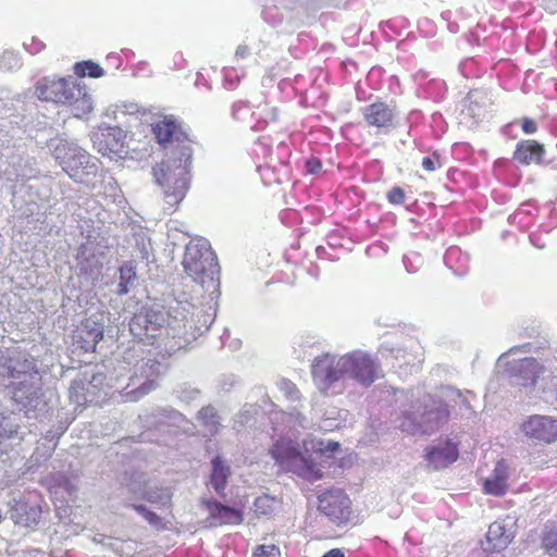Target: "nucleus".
Listing matches in <instances>:
<instances>
[{
	"instance_id": "1",
	"label": "nucleus",
	"mask_w": 557,
	"mask_h": 557,
	"mask_svg": "<svg viewBox=\"0 0 557 557\" xmlns=\"http://www.w3.org/2000/svg\"><path fill=\"white\" fill-rule=\"evenodd\" d=\"M381 372L379 360L362 350L342 356L323 354L313 360L311 367L317 387L325 394H339L349 382L369 387L381 376Z\"/></svg>"
},
{
	"instance_id": "2",
	"label": "nucleus",
	"mask_w": 557,
	"mask_h": 557,
	"mask_svg": "<svg viewBox=\"0 0 557 557\" xmlns=\"http://www.w3.org/2000/svg\"><path fill=\"white\" fill-rule=\"evenodd\" d=\"M41 373L35 358L16 349L0 350V384L11 387L12 398L35 409L42 396Z\"/></svg>"
},
{
	"instance_id": "3",
	"label": "nucleus",
	"mask_w": 557,
	"mask_h": 557,
	"mask_svg": "<svg viewBox=\"0 0 557 557\" xmlns=\"http://www.w3.org/2000/svg\"><path fill=\"white\" fill-rule=\"evenodd\" d=\"M193 150L185 147L182 156L169 154L153 166L154 182L161 188L168 209H174L186 196L190 185Z\"/></svg>"
},
{
	"instance_id": "4",
	"label": "nucleus",
	"mask_w": 557,
	"mask_h": 557,
	"mask_svg": "<svg viewBox=\"0 0 557 557\" xmlns=\"http://www.w3.org/2000/svg\"><path fill=\"white\" fill-rule=\"evenodd\" d=\"M321 445L322 443L304 441L301 451L294 441L281 438L273 444L270 454L283 470L307 481H317L322 478V470L315 458L323 451Z\"/></svg>"
},
{
	"instance_id": "5",
	"label": "nucleus",
	"mask_w": 557,
	"mask_h": 557,
	"mask_svg": "<svg viewBox=\"0 0 557 557\" xmlns=\"http://www.w3.org/2000/svg\"><path fill=\"white\" fill-rule=\"evenodd\" d=\"M182 264L194 282L200 284L211 298L215 297L220 286V268L216 256L207 239L190 240L186 245Z\"/></svg>"
},
{
	"instance_id": "6",
	"label": "nucleus",
	"mask_w": 557,
	"mask_h": 557,
	"mask_svg": "<svg viewBox=\"0 0 557 557\" xmlns=\"http://www.w3.org/2000/svg\"><path fill=\"white\" fill-rule=\"evenodd\" d=\"M57 163L76 183L88 184L98 173V159L73 140L51 138L47 144Z\"/></svg>"
},
{
	"instance_id": "7",
	"label": "nucleus",
	"mask_w": 557,
	"mask_h": 557,
	"mask_svg": "<svg viewBox=\"0 0 557 557\" xmlns=\"http://www.w3.org/2000/svg\"><path fill=\"white\" fill-rule=\"evenodd\" d=\"M413 398L414 395L411 394V399ZM448 416L446 404L425 394L422 398L411 400L409 408L401 412L399 428L411 435L431 434L447 420Z\"/></svg>"
},
{
	"instance_id": "8",
	"label": "nucleus",
	"mask_w": 557,
	"mask_h": 557,
	"mask_svg": "<svg viewBox=\"0 0 557 557\" xmlns=\"http://www.w3.org/2000/svg\"><path fill=\"white\" fill-rule=\"evenodd\" d=\"M166 371V366L154 359L141 360L135 366L131 376L116 375L112 385L125 401H137L156 389L159 377Z\"/></svg>"
},
{
	"instance_id": "9",
	"label": "nucleus",
	"mask_w": 557,
	"mask_h": 557,
	"mask_svg": "<svg viewBox=\"0 0 557 557\" xmlns=\"http://www.w3.org/2000/svg\"><path fill=\"white\" fill-rule=\"evenodd\" d=\"M67 85V77L44 76L38 78L33 89L15 96L10 103L0 100V116H18L26 111V100L37 98L40 101L59 103Z\"/></svg>"
},
{
	"instance_id": "10",
	"label": "nucleus",
	"mask_w": 557,
	"mask_h": 557,
	"mask_svg": "<svg viewBox=\"0 0 557 557\" xmlns=\"http://www.w3.org/2000/svg\"><path fill=\"white\" fill-rule=\"evenodd\" d=\"M147 472L128 468L121 476V495H125L127 500L145 499L159 506H168L172 498V492L165 486H148Z\"/></svg>"
},
{
	"instance_id": "11",
	"label": "nucleus",
	"mask_w": 557,
	"mask_h": 557,
	"mask_svg": "<svg viewBox=\"0 0 557 557\" xmlns=\"http://www.w3.org/2000/svg\"><path fill=\"white\" fill-rule=\"evenodd\" d=\"M115 383L116 376H111L108 381L107 376L101 372L92 373L90 376L85 373L83 377L72 382L69 389L70 399L77 406L98 404L101 401L102 395L113 396L115 393H119L117 389L112 387Z\"/></svg>"
},
{
	"instance_id": "12",
	"label": "nucleus",
	"mask_w": 557,
	"mask_h": 557,
	"mask_svg": "<svg viewBox=\"0 0 557 557\" xmlns=\"http://www.w3.org/2000/svg\"><path fill=\"white\" fill-rule=\"evenodd\" d=\"M4 176L8 181H15L10 186L12 190V206L15 213L20 218H29L38 213L40 209V196L38 193V186L36 183L25 182L30 176L25 173H16L14 169L7 168L4 170Z\"/></svg>"
},
{
	"instance_id": "13",
	"label": "nucleus",
	"mask_w": 557,
	"mask_h": 557,
	"mask_svg": "<svg viewBox=\"0 0 557 557\" xmlns=\"http://www.w3.org/2000/svg\"><path fill=\"white\" fill-rule=\"evenodd\" d=\"M108 245L103 237L88 235L77 250L76 267L79 274L95 284L102 273Z\"/></svg>"
},
{
	"instance_id": "14",
	"label": "nucleus",
	"mask_w": 557,
	"mask_h": 557,
	"mask_svg": "<svg viewBox=\"0 0 557 557\" xmlns=\"http://www.w3.org/2000/svg\"><path fill=\"white\" fill-rule=\"evenodd\" d=\"M152 131L159 145L165 150V157L182 156L185 147L193 150L191 141L172 116H164L157 122Z\"/></svg>"
},
{
	"instance_id": "15",
	"label": "nucleus",
	"mask_w": 557,
	"mask_h": 557,
	"mask_svg": "<svg viewBox=\"0 0 557 557\" xmlns=\"http://www.w3.org/2000/svg\"><path fill=\"white\" fill-rule=\"evenodd\" d=\"M166 321L168 314L164 311L158 309H143L132 318L129 330L140 342L153 344V341L159 336Z\"/></svg>"
},
{
	"instance_id": "16",
	"label": "nucleus",
	"mask_w": 557,
	"mask_h": 557,
	"mask_svg": "<svg viewBox=\"0 0 557 557\" xmlns=\"http://www.w3.org/2000/svg\"><path fill=\"white\" fill-rule=\"evenodd\" d=\"M125 138L126 134L121 127L101 124L92 135V143L103 157L117 159L127 153Z\"/></svg>"
},
{
	"instance_id": "17",
	"label": "nucleus",
	"mask_w": 557,
	"mask_h": 557,
	"mask_svg": "<svg viewBox=\"0 0 557 557\" xmlns=\"http://www.w3.org/2000/svg\"><path fill=\"white\" fill-rule=\"evenodd\" d=\"M520 430L532 442L552 444L557 441V418L533 414L521 424Z\"/></svg>"
},
{
	"instance_id": "18",
	"label": "nucleus",
	"mask_w": 557,
	"mask_h": 557,
	"mask_svg": "<svg viewBox=\"0 0 557 557\" xmlns=\"http://www.w3.org/2000/svg\"><path fill=\"white\" fill-rule=\"evenodd\" d=\"M319 510L337 524L350 517V500L341 488H333L319 495Z\"/></svg>"
},
{
	"instance_id": "19",
	"label": "nucleus",
	"mask_w": 557,
	"mask_h": 557,
	"mask_svg": "<svg viewBox=\"0 0 557 557\" xmlns=\"http://www.w3.org/2000/svg\"><path fill=\"white\" fill-rule=\"evenodd\" d=\"M59 103L67 104L77 119L86 117L94 110V100L86 86L81 85L72 76L67 77V85Z\"/></svg>"
},
{
	"instance_id": "20",
	"label": "nucleus",
	"mask_w": 557,
	"mask_h": 557,
	"mask_svg": "<svg viewBox=\"0 0 557 557\" xmlns=\"http://www.w3.org/2000/svg\"><path fill=\"white\" fill-rule=\"evenodd\" d=\"M505 370L511 384L530 387L534 386L544 367L535 358H521L507 361Z\"/></svg>"
},
{
	"instance_id": "21",
	"label": "nucleus",
	"mask_w": 557,
	"mask_h": 557,
	"mask_svg": "<svg viewBox=\"0 0 557 557\" xmlns=\"http://www.w3.org/2000/svg\"><path fill=\"white\" fill-rule=\"evenodd\" d=\"M362 116L369 126L389 132L398 124V111L395 104L381 100L361 109Z\"/></svg>"
},
{
	"instance_id": "22",
	"label": "nucleus",
	"mask_w": 557,
	"mask_h": 557,
	"mask_svg": "<svg viewBox=\"0 0 557 557\" xmlns=\"http://www.w3.org/2000/svg\"><path fill=\"white\" fill-rule=\"evenodd\" d=\"M516 528L517 520L510 516L494 521L488 527L484 549L502 552L507 548L516 536Z\"/></svg>"
},
{
	"instance_id": "23",
	"label": "nucleus",
	"mask_w": 557,
	"mask_h": 557,
	"mask_svg": "<svg viewBox=\"0 0 557 557\" xmlns=\"http://www.w3.org/2000/svg\"><path fill=\"white\" fill-rule=\"evenodd\" d=\"M103 324L92 318L81 323L73 335V344L85 352L95 351L99 341L103 337Z\"/></svg>"
},
{
	"instance_id": "24",
	"label": "nucleus",
	"mask_w": 557,
	"mask_h": 557,
	"mask_svg": "<svg viewBox=\"0 0 557 557\" xmlns=\"http://www.w3.org/2000/svg\"><path fill=\"white\" fill-rule=\"evenodd\" d=\"M428 466L433 470H440L455 462L459 456L457 445L450 440L440 441L424 450Z\"/></svg>"
},
{
	"instance_id": "25",
	"label": "nucleus",
	"mask_w": 557,
	"mask_h": 557,
	"mask_svg": "<svg viewBox=\"0 0 557 557\" xmlns=\"http://www.w3.org/2000/svg\"><path fill=\"white\" fill-rule=\"evenodd\" d=\"M206 507L209 512L210 525L239 524L243 521L239 510L216 500H208Z\"/></svg>"
},
{
	"instance_id": "26",
	"label": "nucleus",
	"mask_w": 557,
	"mask_h": 557,
	"mask_svg": "<svg viewBox=\"0 0 557 557\" xmlns=\"http://www.w3.org/2000/svg\"><path fill=\"white\" fill-rule=\"evenodd\" d=\"M214 320V313L198 310L193 312L190 318L184 315L181 320L183 322L182 334L187 338H196L203 332L208 331Z\"/></svg>"
},
{
	"instance_id": "27",
	"label": "nucleus",
	"mask_w": 557,
	"mask_h": 557,
	"mask_svg": "<svg viewBox=\"0 0 557 557\" xmlns=\"http://www.w3.org/2000/svg\"><path fill=\"white\" fill-rule=\"evenodd\" d=\"M509 470L504 460L496 463L492 473L484 480V492L494 496H503L508 488Z\"/></svg>"
},
{
	"instance_id": "28",
	"label": "nucleus",
	"mask_w": 557,
	"mask_h": 557,
	"mask_svg": "<svg viewBox=\"0 0 557 557\" xmlns=\"http://www.w3.org/2000/svg\"><path fill=\"white\" fill-rule=\"evenodd\" d=\"M544 148L536 141L523 140L517 145L515 159L523 164L532 162L540 163L542 161Z\"/></svg>"
},
{
	"instance_id": "29",
	"label": "nucleus",
	"mask_w": 557,
	"mask_h": 557,
	"mask_svg": "<svg viewBox=\"0 0 557 557\" xmlns=\"http://www.w3.org/2000/svg\"><path fill=\"white\" fill-rule=\"evenodd\" d=\"M444 262L458 276L465 275L469 270V256L457 246L446 250Z\"/></svg>"
},
{
	"instance_id": "30",
	"label": "nucleus",
	"mask_w": 557,
	"mask_h": 557,
	"mask_svg": "<svg viewBox=\"0 0 557 557\" xmlns=\"http://www.w3.org/2000/svg\"><path fill=\"white\" fill-rule=\"evenodd\" d=\"M212 472L210 476V484L219 495L224 494L227 479L231 474L228 465L220 457H215L212 461Z\"/></svg>"
},
{
	"instance_id": "31",
	"label": "nucleus",
	"mask_w": 557,
	"mask_h": 557,
	"mask_svg": "<svg viewBox=\"0 0 557 557\" xmlns=\"http://www.w3.org/2000/svg\"><path fill=\"white\" fill-rule=\"evenodd\" d=\"M202 428L210 436L215 435L221 429V421L216 410L212 406L201 408L197 414Z\"/></svg>"
},
{
	"instance_id": "32",
	"label": "nucleus",
	"mask_w": 557,
	"mask_h": 557,
	"mask_svg": "<svg viewBox=\"0 0 557 557\" xmlns=\"http://www.w3.org/2000/svg\"><path fill=\"white\" fill-rule=\"evenodd\" d=\"M15 511L17 516V522L28 528L36 525L41 517V509L38 505L35 504H18Z\"/></svg>"
},
{
	"instance_id": "33",
	"label": "nucleus",
	"mask_w": 557,
	"mask_h": 557,
	"mask_svg": "<svg viewBox=\"0 0 557 557\" xmlns=\"http://www.w3.org/2000/svg\"><path fill=\"white\" fill-rule=\"evenodd\" d=\"M136 277L134 267L131 263H124L120 268V282L117 284L116 293L121 296L128 294L131 288L134 286Z\"/></svg>"
},
{
	"instance_id": "34",
	"label": "nucleus",
	"mask_w": 557,
	"mask_h": 557,
	"mask_svg": "<svg viewBox=\"0 0 557 557\" xmlns=\"http://www.w3.org/2000/svg\"><path fill=\"white\" fill-rule=\"evenodd\" d=\"M542 546L549 555L557 556V523L545 525L542 533Z\"/></svg>"
},
{
	"instance_id": "35",
	"label": "nucleus",
	"mask_w": 557,
	"mask_h": 557,
	"mask_svg": "<svg viewBox=\"0 0 557 557\" xmlns=\"http://www.w3.org/2000/svg\"><path fill=\"white\" fill-rule=\"evenodd\" d=\"M175 414L174 411H170L166 409H154L150 414L145 416L144 424L148 429L150 428H158L160 425H163L166 423L168 420L173 419V416Z\"/></svg>"
},
{
	"instance_id": "36",
	"label": "nucleus",
	"mask_w": 557,
	"mask_h": 557,
	"mask_svg": "<svg viewBox=\"0 0 557 557\" xmlns=\"http://www.w3.org/2000/svg\"><path fill=\"white\" fill-rule=\"evenodd\" d=\"M74 70L75 74L81 77L89 76L97 78L104 74L103 69L92 61L78 62L75 64Z\"/></svg>"
},
{
	"instance_id": "37",
	"label": "nucleus",
	"mask_w": 557,
	"mask_h": 557,
	"mask_svg": "<svg viewBox=\"0 0 557 557\" xmlns=\"http://www.w3.org/2000/svg\"><path fill=\"white\" fill-rule=\"evenodd\" d=\"M262 16L263 20L272 26H278L285 20L284 12L275 4H265L262 10Z\"/></svg>"
},
{
	"instance_id": "38",
	"label": "nucleus",
	"mask_w": 557,
	"mask_h": 557,
	"mask_svg": "<svg viewBox=\"0 0 557 557\" xmlns=\"http://www.w3.org/2000/svg\"><path fill=\"white\" fill-rule=\"evenodd\" d=\"M411 351L408 352L406 349H398L396 359H404L405 363L414 367L422 362V351L421 347L417 344L410 347Z\"/></svg>"
},
{
	"instance_id": "39",
	"label": "nucleus",
	"mask_w": 557,
	"mask_h": 557,
	"mask_svg": "<svg viewBox=\"0 0 557 557\" xmlns=\"http://www.w3.org/2000/svg\"><path fill=\"white\" fill-rule=\"evenodd\" d=\"M442 394L447 401H451L460 408L465 407L466 409H470L469 399L459 389H456L451 386H446L443 388Z\"/></svg>"
},
{
	"instance_id": "40",
	"label": "nucleus",
	"mask_w": 557,
	"mask_h": 557,
	"mask_svg": "<svg viewBox=\"0 0 557 557\" xmlns=\"http://www.w3.org/2000/svg\"><path fill=\"white\" fill-rule=\"evenodd\" d=\"M21 65L22 60L16 52L7 50L0 54V70L13 71L20 69Z\"/></svg>"
},
{
	"instance_id": "41",
	"label": "nucleus",
	"mask_w": 557,
	"mask_h": 557,
	"mask_svg": "<svg viewBox=\"0 0 557 557\" xmlns=\"http://www.w3.org/2000/svg\"><path fill=\"white\" fill-rule=\"evenodd\" d=\"M277 387L287 400H290V401L300 400V392L292 381H289L287 379H281L277 382Z\"/></svg>"
},
{
	"instance_id": "42",
	"label": "nucleus",
	"mask_w": 557,
	"mask_h": 557,
	"mask_svg": "<svg viewBox=\"0 0 557 557\" xmlns=\"http://www.w3.org/2000/svg\"><path fill=\"white\" fill-rule=\"evenodd\" d=\"M16 433L17 428L11 421L10 417L0 414V444L12 438Z\"/></svg>"
},
{
	"instance_id": "43",
	"label": "nucleus",
	"mask_w": 557,
	"mask_h": 557,
	"mask_svg": "<svg viewBox=\"0 0 557 557\" xmlns=\"http://www.w3.org/2000/svg\"><path fill=\"white\" fill-rule=\"evenodd\" d=\"M240 81L238 71L234 67L224 69L223 71V85L227 89H235Z\"/></svg>"
},
{
	"instance_id": "44",
	"label": "nucleus",
	"mask_w": 557,
	"mask_h": 557,
	"mask_svg": "<svg viewBox=\"0 0 557 557\" xmlns=\"http://www.w3.org/2000/svg\"><path fill=\"white\" fill-rule=\"evenodd\" d=\"M131 506L134 508V510L136 512H138L140 516H143V518L146 521H148L149 524H151L153 527H158L159 524H161L160 517L157 513L149 510L146 506L135 505V504H132Z\"/></svg>"
},
{
	"instance_id": "45",
	"label": "nucleus",
	"mask_w": 557,
	"mask_h": 557,
	"mask_svg": "<svg viewBox=\"0 0 557 557\" xmlns=\"http://www.w3.org/2000/svg\"><path fill=\"white\" fill-rule=\"evenodd\" d=\"M50 482H53V486L63 488L67 494L75 492L74 484L61 473L52 474L50 476Z\"/></svg>"
},
{
	"instance_id": "46",
	"label": "nucleus",
	"mask_w": 557,
	"mask_h": 557,
	"mask_svg": "<svg viewBox=\"0 0 557 557\" xmlns=\"http://www.w3.org/2000/svg\"><path fill=\"white\" fill-rule=\"evenodd\" d=\"M442 165L441 156L437 152H433L431 156L422 159V166L428 172H433Z\"/></svg>"
},
{
	"instance_id": "47",
	"label": "nucleus",
	"mask_w": 557,
	"mask_h": 557,
	"mask_svg": "<svg viewBox=\"0 0 557 557\" xmlns=\"http://www.w3.org/2000/svg\"><path fill=\"white\" fill-rule=\"evenodd\" d=\"M23 47L30 54H37L46 48V45L40 39L32 37L23 42Z\"/></svg>"
},
{
	"instance_id": "48",
	"label": "nucleus",
	"mask_w": 557,
	"mask_h": 557,
	"mask_svg": "<svg viewBox=\"0 0 557 557\" xmlns=\"http://www.w3.org/2000/svg\"><path fill=\"white\" fill-rule=\"evenodd\" d=\"M403 262L408 273H416L420 268V256L417 253L404 256Z\"/></svg>"
},
{
	"instance_id": "49",
	"label": "nucleus",
	"mask_w": 557,
	"mask_h": 557,
	"mask_svg": "<svg viewBox=\"0 0 557 557\" xmlns=\"http://www.w3.org/2000/svg\"><path fill=\"white\" fill-rule=\"evenodd\" d=\"M287 422L293 423L294 425H298L301 429L309 428L308 420L296 409H294L287 414Z\"/></svg>"
},
{
	"instance_id": "50",
	"label": "nucleus",
	"mask_w": 557,
	"mask_h": 557,
	"mask_svg": "<svg viewBox=\"0 0 557 557\" xmlns=\"http://www.w3.org/2000/svg\"><path fill=\"white\" fill-rule=\"evenodd\" d=\"M278 556H280V549L276 546L261 545L258 547L257 552L253 553L252 557H278Z\"/></svg>"
},
{
	"instance_id": "51",
	"label": "nucleus",
	"mask_w": 557,
	"mask_h": 557,
	"mask_svg": "<svg viewBox=\"0 0 557 557\" xmlns=\"http://www.w3.org/2000/svg\"><path fill=\"white\" fill-rule=\"evenodd\" d=\"M249 113V106L245 101L235 102L232 107V115L236 120H243Z\"/></svg>"
},
{
	"instance_id": "52",
	"label": "nucleus",
	"mask_w": 557,
	"mask_h": 557,
	"mask_svg": "<svg viewBox=\"0 0 557 557\" xmlns=\"http://www.w3.org/2000/svg\"><path fill=\"white\" fill-rule=\"evenodd\" d=\"M386 197L391 203L401 205L405 200V191L400 187L395 186L388 190Z\"/></svg>"
},
{
	"instance_id": "53",
	"label": "nucleus",
	"mask_w": 557,
	"mask_h": 557,
	"mask_svg": "<svg viewBox=\"0 0 557 557\" xmlns=\"http://www.w3.org/2000/svg\"><path fill=\"white\" fill-rule=\"evenodd\" d=\"M236 383H237V379L235 375L225 374L220 377L218 387L222 392H230Z\"/></svg>"
},
{
	"instance_id": "54",
	"label": "nucleus",
	"mask_w": 557,
	"mask_h": 557,
	"mask_svg": "<svg viewBox=\"0 0 557 557\" xmlns=\"http://www.w3.org/2000/svg\"><path fill=\"white\" fill-rule=\"evenodd\" d=\"M271 499L267 496L258 497L255 502L256 512L267 515L271 511Z\"/></svg>"
},
{
	"instance_id": "55",
	"label": "nucleus",
	"mask_w": 557,
	"mask_h": 557,
	"mask_svg": "<svg viewBox=\"0 0 557 557\" xmlns=\"http://www.w3.org/2000/svg\"><path fill=\"white\" fill-rule=\"evenodd\" d=\"M322 169V163L318 158H310L306 161V171L309 174H317Z\"/></svg>"
},
{
	"instance_id": "56",
	"label": "nucleus",
	"mask_w": 557,
	"mask_h": 557,
	"mask_svg": "<svg viewBox=\"0 0 557 557\" xmlns=\"http://www.w3.org/2000/svg\"><path fill=\"white\" fill-rule=\"evenodd\" d=\"M522 129L525 134H533L536 132V123L531 119H523Z\"/></svg>"
},
{
	"instance_id": "57",
	"label": "nucleus",
	"mask_w": 557,
	"mask_h": 557,
	"mask_svg": "<svg viewBox=\"0 0 557 557\" xmlns=\"http://www.w3.org/2000/svg\"><path fill=\"white\" fill-rule=\"evenodd\" d=\"M529 238H530L531 244L534 247H536L539 249H544L546 247V242L541 238L540 234L532 233V234H530Z\"/></svg>"
},
{
	"instance_id": "58",
	"label": "nucleus",
	"mask_w": 557,
	"mask_h": 557,
	"mask_svg": "<svg viewBox=\"0 0 557 557\" xmlns=\"http://www.w3.org/2000/svg\"><path fill=\"white\" fill-rule=\"evenodd\" d=\"M541 5L548 12H557V0H539Z\"/></svg>"
},
{
	"instance_id": "59",
	"label": "nucleus",
	"mask_w": 557,
	"mask_h": 557,
	"mask_svg": "<svg viewBox=\"0 0 557 557\" xmlns=\"http://www.w3.org/2000/svg\"><path fill=\"white\" fill-rule=\"evenodd\" d=\"M103 182L107 183V188L109 189L110 195L115 196L119 190L115 180L109 175L107 178L103 180Z\"/></svg>"
},
{
	"instance_id": "60",
	"label": "nucleus",
	"mask_w": 557,
	"mask_h": 557,
	"mask_svg": "<svg viewBox=\"0 0 557 557\" xmlns=\"http://www.w3.org/2000/svg\"><path fill=\"white\" fill-rule=\"evenodd\" d=\"M250 51L249 48L245 45H239L235 51V58L237 60L245 59L249 55Z\"/></svg>"
},
{
	"instance_id": "61",
	"label": "nucleus",
	"mask_w": 557,
	"mask_h": 557,
	"mask_svg": "<svg viewBox=\"0 0 557 557\" xmlns=\"http://www.w3.org/2000/svg\"><path fill=\"white\" fill-rule=\"evenodd\" d=\"M530 347V345H525V346H521V347H512L511 349H509L507 352L503 354L500 357H499V361H504L506 358H508L509 356H512L515 354H517L518 351L520 350H523V351H527V348Z\"/></svg>"
},
{
	"instance_id": "62",
	"label": "nucleus",
	"mask_w": 557,
	"mask_h": 557,
	"mask_svg": "<svg viewBox=\"0 0 557 557\" xmlns=\"http://www.w3.org/2000/svg\"><path fill=\"white\" fill-rule=\"evenodd\" d=\"M322 557H345V555L339 548H333L325 553Z\"/></svg>"
},
{
	"instance_id": "63",
	"label": "nucleus",
	"mask_w": 557,
	"mask_h": 557,
	"mask_svg": "<svg viewBox=\"0 0 557 557\" xmlns=\"http://www.w3.org/2000/svg\"><path fill=\"white\" fill-rule=\"evenodd\" d=\"M123 113H134L137 111V104L131 103L129 106L124 104L123 106Z\"/></svg>"
},
{
	"instance_id": "64",
	"label": "nucleus",
	"mask_w": 557,
	"mask_h": 557,
	"mask_svg": "<svg viewBox=\"0 0 557 557\" xmlns=\"http://www.w3.org/2000/svg\"><path fill=\"white\" fill-rule=\"evenodd\" d=\"M339 448V444L336 443V442H333V443H329L327 446H326V449L331 450V451H335Z\"/></svg>"
}]
</instances>
